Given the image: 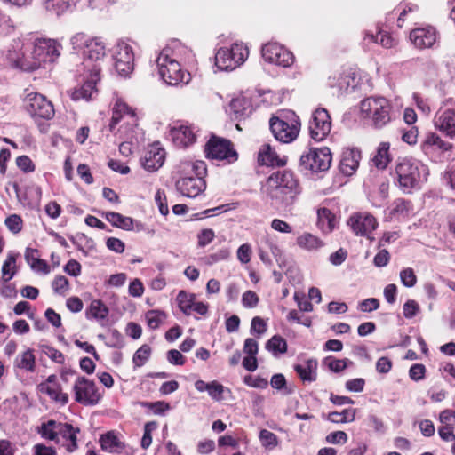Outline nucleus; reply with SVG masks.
<instances>
[{
    "instance_id": "obj_1",
    "label": "nucleus",
    "mask_w": 455,
    "mask_h": 455,
    "mask_svg": "<svg viewBox=\"0 0 455 455\" xmlns=\"http://www.w3.org/2000/svg\"><path fill=\"white\" fill-rule=\"evenodd\" d=\"M70 44L74 50L83 52V85L69 90L68 93L73 100H90L98 92L97 84L101 79V63L106 56V45L100 38L91 37L84 33L73 36Z\"/></svg>"
},
{
    "instance_id": "obj_2",
    "label": "nucleus",
    "mask_w": 455,
    "mask_h": 455,
    "mask_svg": "<svg viewBox=\"0 0 455 455\" xmlns=\"http://www.w3.org/2000/svg\"><path fill=\"white\" fill-rule=\"evenodd\" d=\"M180 178L176 181V188L183 196L196 197L205 189L204 175L207 172L204 161H182L177 166Z\"/></svg>"
},
{
    "instance_id": "obj_3",
    "label": "nucleus",
    "mask_w": 455,
    "mask_h": 455,
    "mask_svg": "<svg viewBox=\"0 0 455 455\" xmlns=\"http://www.w3.org/2000/svg\"><path fill=\"white\" fill-rule=\"evenodd\" d=\"M428 168L419 161L411 158L399 159L395 165V176L399 188L404 193L419 188L427 180Z\"/></svg>"
},
{
    "instance_id": "obj_4",
    "label": "nucleus",
    "mask_w": 455,
    "mask_h": 455,
    "mask_svg": "<svg viewBox=\"0 0 455 455\" xmlns=\"http://www.w3.org/2000/svg\"><path fill=\"white\" fill-rule=\"evenodd\" d=\"M265 192L275 204L288 203L299 193L298 181L290 171L276 172L267 179Z\"/></svg>"
},
{
    "instance_id": "obj_5",
    "label": "nucleus",
    "mask_w": 455,
    "mask_h": 455,
    "mask_svg": "<svg viewBox=\"0 0 455 455\" xmlns=\"http://www.w3.org/2000/svg\"><path fill=\"white\" fill-rule=\"evenodd\" d=\"M172 50L164 48L156 59L158 72L161 78L169 85L188 84L191 76L181 68L180 64L172 56Z\"/></svg>"
},
{
    "instance_id": "obj_6",
    "label": "nucleus",
    "mask_w": 455,
    "mask_h": 455,
    "mask_svg": "<svg viewBox=\"0 0 455 455\" xmlns=\"http://www.w3.org/2000/svg\"><path fill=\"white\" fill-rule=\"evenodd\" d=\"M360 108L364 118L375 128H382L391 121L392 106L384 97H369L361 101Z\"/></svg>"
},
{
    "instance_id": "obj_7",
    "label": "nucleus",
    "mask_w": 455,
    "mask_h": 455,
    "mask_svg": "<svg viewBox=\"0 0 455 455\" xmlns=\"http://www.w3.org/2000/svg\"><path fill=\"white\" fill-rule=\"evenodd\" d=\"M269 126L272 134L280 142L291 143L299 135L300 122L294 112H281L269 120Z\"/></svg>"
},
{
    "instance_id": "obj_8",
    "label": "nucleus",
    "mask_w": 455,
    "mask_h": 455,
    "mask_svg": "<svg viewBox=\"0 0 455 455\" xmlns=\"http://www.w3.org/2000/svg\"><path fill=\"white\" fill-rule=\"evenodd\" d=\"M31 60L20 67L26 70H36L47 63H53L56 58V41L51 38L38 37L29 49Z\"/></svg>"
},
{
    "instance_id": "obj_9",
    "label": "nucleus",
    "mask_w": 455,
    "mask_h": 455,
    "mask_svg": "<svg viewBox=\"0 0 455 455\" xmlns=\"http://www.w3.org/2000/svg\"><path fill=\"white\" fill-rule=\"evenodd\" d=\"M248 56V47L243 44L235 43L217 52L215 65L220 70L231 71L243 64Z\"/></svg>"
},
{
    "instance_id": "obj_10",
    "label": "nucleus",
    "mask_w": 455,
    "mask_h": 455,
    "mask_svg": "<svg viewBox=\"0 0 455 455\" xmlns=\"http://www.w3.org/2000/svg\"><path fill=\"white\" fill-rule=\"evenodd\" d=\"M112 56L116 72L121 76L127 77L133 71L134 68L132 47L127 42L120 40L113 47Z\"/></svg>"
},
{
    "instance_id": "obj_11",
    "label": "nucleus",
    "mask_w": 455,
    "mask_h": 455,
    "mask_svg": "<svg viewBox=\"0 0 455 455\" xmlns=\"http://www.w3.org/2000/svg\"><path fill=\"white\" fill-rule=\"evenodd\" d=\"M204 152L210 159L227 160L228 163L237 160V153L230 140L214 135L205 144Z\"/></svg>"
},
{
    "instance_id": "obj_12",
    "label": "nucleus",
    "mask_w": 455,
    "mask_h": 455,
    "mask_svg": "<svg viewBox=\"0 0 455 455\" xmlns=\"http://www.w3.org/2000/svg\"><path fill=\"white\" fill-rule=\"evenodd\" d=\"M25 108L33 117L51 119L54 116L53 104L44 95L37 92H28L24 98Z\"/></svg>"
},
{
    "instance_id": "obj_13",
    "label": "nucleus",
    "mask_w": 455,
    "mask_h": 455,
    "mask_svg": "<svg viewBox=\"0 0 455 455\" xmlns=\"http://www.w3.org/2000/svg\"><path fill=\"white\" fill-rule=\"evenodd\" d=\"M331 163V154L330 149L326 147L311 148L308 153L300 157L301 166L314 172L328 170Z\"/></svg>"
},
{
    "instance_id": "obj_14",
    "label": "nucleus",
    "mask_w": 455,
    "mask_h": 455,
    "mask_svg": "<svg viewBox=\"0 0 455 455\" xmlns=\"http://www.w3.org/2000/svg\"><path fill=\"white\" fill-rule=\"evenodd\" d=\"M76 401L85 406L99 403L101 395L93 381L85 378H78L73 387Z\"/></svg>"
},
{
    "instance_id": "obj_15",
    "label": "nucleus",
    "mask_w": 455,
    "mask_h": 455,
    "mask_svg": "<svg viewBox=\"0 0 455 455\" xmlns=\"http://www.w3.org/2000/svg\"><path fill=\"white\" fill-rule=\"evenodd\" d=\"M263 59L271 64L287 68L294 61L293 54L278 43H267L261 48Z\"/></svg>"
},
{
    "instance_id": "obj_16",
    "label": "nucleus",
    "mask_w": 455,
    "mask_h": 455,
    "mask_svg": "<svg viewBox=\"0 0 455 455\" xmlns=\"http://www.w3.org/2000/svg\"><path fill=\"white\" fill-rule=\"evenodd\" d=\"M347 225L356 235L365 236L371 240V235L377 228L378 221L369 212H355L349 217Z\"/></svg>"
},
{
    "instance_id": "obj_17",
    "label": "nucleus",
    "mask_w": 455,
    "mask_h": 455,
    "mask_svg": "<svg viewBox=\"0 0 455 455\" xmlns=\"http://www.w3.org/2000/svg\"><path fill=\"white\" fill-rule=\"evenodd\" d=\"M331 129V117L324 108H317L309 122L310 136L315 141L323 140Z\"/></svg>"
},
{
    "instance_id": "obj_18",
    "label": "nucleus",
    "mask_w": 455,
    "mask_h": 455,
    "mask_svg": "<svg viewBox=\"0 0 455 455\" xmlns=\"http://www.w3.org/2000/svg\"><path fill=\"white\" fill-rule=\"evenodd\" d=\"M80 428L68 422H61L59 417V446L72 453L78 448Z\"/></svg>"
},
{
    "instance_id": "obj_19",
    "label": "nucleus",
    "mask_w": 455,
    "mask_h": 455,
    "mask_svg": "<svg viewBox=\"0 0 455 455\" xmlns=\"http://www.w3.org/2000/svg\"><path fill=\"white\" fill-rule=\"evenodd\" d=\"M435 126L447 137H455V108H441L435 117Z\"/></svg>"
},
{
    "instance_id": "obj_20",
    "label": "nucleus",
    "mask_w": 455,
    "mask_h": 455,
    "mask_svg": "<svg viewBox=\"0 0 455 455\" xmlns=\"http://www.w3.org/2000/svg\"><path fill=\"white\" fill-rule=\"evenodd\" d=\"M451 144L443 140L435 133H429L421 144V150L429 158L436 160L443 153L450 150Z\"/></svg>"
},
{
    "instance_id": "obj_21",
    "label": "nucleus",
    "mask_w": 455,
    "mask_h": 455,
    "mask_svg": "<svg viewBox=\"0 0 455 455\" xmlns=\"http://www.w3.org/2000/svg\"><path fill=\"white\" fill-rule=\"evenodd\" d=\"M410 39L417 48H431L436 42L437 32L432 26L417 28L411 31Z\"/></svg>"
},
{
    "instance_id": "obj_22",
    "label": "nucleus",
    "mask_w": 455,
    "mask_h": 455,
    "mask_svg": "<svg viewBox=\"0 0 455 455\" xmlns=\"http://www.w3.org/2000/svg\"><path fill=\"white\" fill-rule=\"evenodd\" d=\"M127 119L126 123L132 126H137V117L132 110L124 101L118 99L113 107V115L109 124L110 131L122 120Z\"/></svg>"
},
{
    "instance_id": "obj_23",
    "label": "nucleus",
    "mask_w": 455,
    "mask_h": 455,
    "mask_svg": "<svg viewBox=\"0 0 455 455\" xmlns=\"http://www.w3.org/2000/svg\"><path fill=\"white\" fill-rule=\"evenodd\" d=\"M165 159L164 148L158 145L150 146L142 159V166L148 172H156L163 166Z\"/></svg>"
},
{
    "instance_id": "obj_24",
    "label": "nucleus",
    "mask_w": 455,
    "mask_h": 455,
    "mask_svg": "<svg viewBox=\"0 0 455 455\" xmlns=\"http://www.w3.org/2000/svg\"><path fill=\"white\" fill-rule=\"evenodd\" d=\"M170 136L173 143L180 148H186L196 141V134L191 126L180 125L171 129Z\"/></svg>"
},
{
    "instance_id": "obj_25",
    "label": "nucleus",
    "mask_w": 455,
    "mask_h": 455,
    "mask_svg": "<svg viewBox=\"0 0 455 455\" xmlns=\"http://www.w3.org/2000/svg\"><path fill=\"white\" fill-rule=\"evenodd\" d=\"M361 153L358 149L347 148L343 151L339 163L340 172L347 175H353L359 166Z\"/></svg>"
},
{
    "instance_id": "obj_26",
    "label": "nucleus",
    "mask_w": 455,
    "mask_h": 455,
    "mask_svg": "<svg viewBox=\"0 0 455 455\" xmlns=\"http://www.w3.org/2000/svg\"><path fill=\"white\" fill-rule=\"evenodd\" d=\"M317 361L308 359L301 363L295 364L294 370L303 381L312 382L316 379Z\"/></svg>"
},
{
    "instance_id": "obj_27",
    "label": "nucleus",
    "mask_w": 455,
    "mask_h": 455,
    "mask_svg": "<svg viewBox=\"0 0 455 455\" xmlns=\"http://www.w3.org/2000/svg\"><path fill=\"white\" fill-rule=\"evenodd\" d=\"M317 225L323 233H331L336 227L335 215L327 208L323 207L317 211Z\"/></svg>"
},
{
    "instance_id": "obj_28",
    "label": "nucleus",
    "mask_w": 455,
    "mask_h": 455,
    "mask_svg": "<svg viewBox=\"0 0 455 455\" xmlns=\"http://www.w3.org/2000/svg\"><path fill=\"white\" fill-rule=\"evenodd\" d=\"M5 60L7 63L13 68L25 71L31 72L32 70H26L20 67L21 64L26 63L28 60H31V55L29 50L28 51H16V50H9L6 52Z\"/></svg>"
},
{
    "instance_id": "obj_29",
    "label": "nucleus",
    "mask_w": 455,
    "mask_h": 455,
    "mask_svg": "<svg viewBox=\"0 0 455 455\" xmlns=\"http://www.w3.org/2000/svg\"><path fill=\"white\" fill-rule=\"evenodd\" d=\"M105 219L111 223L112 226L131 231L134 228V220L131 217L124 216L121 213L115 212H108L104 214Z\"/></svg>"
},
{
    "instance_id": "obj_30",
    "label": "nucleus",
    "mask_w": 455,
    "mask_h": 455,
    "mask_svg": "<svg viewBox=\"0 0 455 455\" xmlns=\"http://www.w3.org/2000/svg\"><path fill=\"white\" fill-rule=\"evenodd\" d=\"M297 244L306 251H315L323 246V241L310 233H304L298 236Z\"/></svg>"
},
{
    "instance_id": "obj_31",
    "label": "nucleus",
    "mask_w": 455,
    "mask_h": 455,
    "mask_svg": "<svg viewBox=\"0 0 455 455\" xmlns=\"http://www.w3.org/2000/svg\"><path fill=\"white\" fill-rule=\"evenodd\" d=\"M108 315V308L99 299L92 300L86 311L87 318L97 321L106 320Z\"/></svg>"
},
{
    "instance_id": "obj_32",
    "label": "nucleus",
    "mask_w": 455,
    "mask_h": 455,
    "mask_svg": "<svg viewBox=\"0 0 455 455\" xmlns=\"http://www.w3.org/2000/svg\"><path fill=\"white\" fill-rule=\"evenodd\" d=\"M258 161L264 165L283 164V163H280L276 153L268 144H264L259 149Z\"/></svg>"
},
{
    "instance_id": "obj_33",
    "label": "nucleus",
    "mask_w": 455,
    "mask_h": 455,
    "mask_svg": "<svg viewBox=\"0 0 455 455\" xmlns=\"http://www.w3.org/2000/svg\"><path fill=\"white\" fill-rule=\"evenodd\" d=\"M179 308L186 315H190L196 303V295L180 291L177 295Z\"/></svg>"
},
{
    "instance_id": "obj_34",
    "label": "nucleus",
    "mask_w": 455,
    "mask_h": 455,
    "mask_svg": "<svg viewBox=\"0 0 455 455\" xmlns=\"http://www.w3.org/2000/svg\"><path fill=\"white\" fill-rule=\"evenodd\" d=\"M102 450L108 452H115L124 447V444L118 440L117 436L113 432H108L102 435L100 439Z\"/></svg>"
},
{
    "instance_id": "obj_35",
    "label": "nucleus",
    "mask_w": 455,
    "mask_h": 455,
    "mask_svg": "<svg viewBox=\"0 0 455 455\" xmlns=\"http://www.w3.org/2000/svg\"><path fill=\"white\" fill-rule=\"evenodd\" d=\"M388 150L389 143L382 142L379 144L377 154L373 158V162L379 169H385L390 162Z\"/></svg>"
},
{
    "instance_id": "obj_36",
    "label": "nucleus",
    "mask_w": 455,
    "mask_h": 455,
    "mask_svg": "<svg viewBox=\"0 0 455 455\" xmlns=\"http://www.w3.org/2000/svg\"><path fill=\"white\" fill-rule=\"evenodd\" d=\"M266 349L274 355L283 354L287 351V342L281 336L275 335L266 343Z\"/></svg>"
},
{
    "instance_id": "obj_37",
    "label": "nucleus",
    "mask_w": 455,
    "mask_h": 455,
    "mask_svg": "<svg viewBox=\"0 0 455 455\" xmlns=\"http://www.w3.org/2000/svg\"><path fill=\"white\" fill-rule=\"evenodd\" d=\"M355 410L345 409L340 412L333 411L328 414L327 419L333 423H347L355 420Z\"/></svg>"
},
{
    "instance_id": "obj_38",
    "label": "nucleus",
    "mask_w": 455,
    "mask_h": 455,
    "mask_svg": "<svg viewBox=\"0 0 455 455\" xmlns=\"http://www.w3.org/2000/svg\"><path fill=\"white\" fill-rule=\"evenodd\" d=\"M145 318L148 328L157 329L166 319V314L160 310H149L146 313Z\"/></svg>"
},
{
    "instance_id": "obj_39",
    "label": "nucleus",
    "mask_w": 455,
    "mask_h": 455,
    "mask_svg": "<svg viewBox=\"0 0 455 455\" xmlns=\"http://www.w3.org/2000/svg\"><path fill=\"white\" fill-rule=\"evenodd\" d=\"M15 363L20 369L32 371L35 366V356L30 350H27L19 355L16 358Z\"/></svg>"
},
{
    "instance_id": "obj_40",
    "label": "nucleus",
    "mask_w": 455,
    "mask_h": 455,
    "mask_svg": "<svg viewBox=\"0 0 455 455\" xmlns=\"http://www.w3.org/2000/svg\"><path fill=\"white\" fill-rule=\"evenodd\" d=\"M16 255L9 253L2 266V275L5 283L9 282L15 275Z\"/></svg>"
},
{
    "instance_id": "obj_41",
    "label": "nucleus",
    "mask_w": 455,
    "mask_h": 455,
    "mask_svg": "<svg viewBox=\"0 0 455 455\" xmlns=\"http://www.w3.org/2000/svg\"><path fill=\"white\" fill-rule=\"evenodd\" d=\"M151 348L148 345H142L133 355L132 363L134 367L143 366L148 360Z\"/></svg>"
},
{
    "instance_id": "obj_42",
    "label": "nucleus",
    "mask_w": 455,
    "mask_h": 455,
    "mask_svg": "<svg viewBox=\"0 0 455 455\" xmlns=\"http://www.w3.org/2000/svg\"><path fill=\"white\" fill-rule=\"evenodd\" d=\"M364 39H369L381 44L385 48H391L395 44V40L387 33L379 32L377 35L366 33Z\"/></svg>"
},
{
    "instance_id": "obj_43",
    "label": "nucleus",
    "mask_w": 455,
    "mask_h": 455,
    "mask_svg": "<svg viewBox=\"0 0 455 455\" xmlns=\"http://www.w3.org/2000/svg\"><path fill=\"white\" fill-rule=\"evenodd\" d=\"M259 438L262 446L266 449H273L278 443L277 436L267 429H262L259 432Z\"/></svg>"
},
{
    "instance_id": "obj_44",
    "label": "nucleus",
    "mask_w": 455,
    "mask_h": 455,
    "mask_svg": "<svg viewBox=\"0 0 455 455\" xmlns=\"http://www.w3.org/2000/svg\"><path fill=\"white\" fill-rule=\"evenodd\" d=\"M57 424L55 420L50 419L47 422L42 423L38 432L41 434L42 437L49 440H54L57 436Z\"/></svg>"
},
{
    "instance_id": "obj_45",
    "label": "nucleus",
    "mask_w": 455,
    "mask_h": 455,
    "mask_svg": "<svg viewBox=\"0 0 455 455\" xmlns=\"http://www.w3.org/2000/svg\"><path fill=\"white\" fill-rule=\"evenodd\" d=\"M227 388L216 380L209 382L208 395L214 401H221L223 399V394Z\"/></svg>"
},
{
    "instance_id": "obj_46",
    "label": "nucleus",
    "mask_w": 455,
    "mask_h": 455,
    "mask_svg": "<svg viewBox=\"0 0 455 455\" xmlns=\"http://www.w3.org/2000/svg\"><path fill=\"white\" fill-rule=\"evenodd\" d=\"M349 363L348 359H336L334 357H326L324 359V363L327 367L334 372H340L344 369L347 368V363Z\"/></svg>"
},
{
    "instance_id": "obj_47",
    "label": "nucleus",
    "mask_w": 455,
    "mask_h": 455,
    "mask_svg": "<svg viewBox=\"0 0 455 455\" xmlns=\"http://www.w3.org/2000/svg\"><path fill=\"white\" fill-rule=\"evenodd\" d=\"M400 280L405 287L411 288L417 283V276L411 267H407L400 272Z\"/></svg>"
},
{
    "instance_id": "obj_48",
    "label": "nucleus",
    "mask_w": 455,
    "mask_h": 455,
    "mask_svg": "<svg viewBox=\"0 0 455 455\" xmlns=\"http://www.w3.org/2000/svg\"><path fill=\"white\" fill-rule=\"evenodd\" d=\"M157 428V423L155 421H150L146 423L144 426V434L141 438V447L143 449H148L152 443L151 433Z\"/></svg>"
},
{
    "instance_id": "obj_49",
    "label": "nucleus",
    "mask_w": 455,
    "mask_h": 455,
    "mask_svg": "<svg viewBox=\"0 0 455 455\" xmlns=\"http://www.w3.org/2000/svg\"><path fill=\"white\" fill-rule=\"evenodd\" d=\"M245 100L243 99H234L229 104V111L235 118H240L245 115Z\"/></svg>"
},
{
    "instance_id": "obj_50",
    "label": "nucleus",
    "mask_w": 455,
    "mask_h": 455,
    "mask_svg": "<svg viewBox=\"0 0 455 455\" xmlns=\"http://www.w3.org/2000/svg\"><path fill=\"white\" fill-rule=\"evenodd\" d=\"M215 237L214 231L211 228H204L201 230L197 235V246L205 247L208 245Z\"/></svg>"
},
{
    "instance_id": "obj_51",
    "label": "nucleus",
    "mask_w": 455,
    "mask_h": 455,
    "mask_svg": "<svg viewBox=\"0 0 455 455\" xmlns=\"http://www.w3.org/2000/svg\"><path fill=\"white\" fill-rule=\"evenodd\" d=\"M5 225L14 234L19 233L22 228V220L20 216L12 214L6 218Z\"/></svg>"
},
{
    "instance_id": "obj_52",
    "label": "nucleus",
    "mask_w": 455,
    "mask_h": 455,
    "mask_svg": "<svg viewBox=\"0 0 455 455\" xmlns=\"http://www.w3.org/2000/svg\"><path fill=\"white\" fill-rule=\"evenodd\" d=\"M419 312V305L413 299L406 301L403 307V313L405 318H412Z\"/></svg>"
},
{
    "instance_id": "obj_53",
    "label": "nucleus",
    "mask_w": 455,
    "mask_h": 455,
    "mask_svg": "<svg viewBox=\"0 0 455 455\" xmlns=\"http://www.w3.org/2000/svg\"><path fill=\"white\" fill-rule=\"evenodd\" d=\"M259 303L258 295L252 291H246L242 296V304L244 307L252 308Z\"/></svg>"
},
{
    "instance_id": "obj_54",
    "label": "nucleus",
    "mask_w": 455,
    "mask_h": 455,
    "mask_svg": "<svg viewBox=\"0 0 455 455\" xmlns=\"http://www.w3.org/2000/svg\"><path fill=\"white\" fill-rule=\"evenodd\" d=\"M379 307V301L375 298L363 299L359 303L358 308L362 312H372Z\"/></svg>"
},
{
    "instance_id": "obj_55",
    "label": "nucleus",
    "mask_w": 455,
    "mask_h": 455,
    "mask_svg": "<svg viewBox=\"0 0 455 455\" xmlns=\"http://www.w3.org/2000/svg\"><path fill=\"white\" fill-rule=\"evenodd\" d=\"M347 441V435L344 431H335L326 436V442L332 444H344Z\"/></svg>"
},
{
    "instance_id": "obj_56",
    "label": "nucleus",
    "mask_w": 455,
    "mask_h": 455,
    "mask_svg": "<svg viewBox=\"0 0 455 455\" xmlns=\"http://www.w3.org/2000/svg\"><path fill=\"white\" fill-rule=\"evenodd\" d=\"M155 201L159 208L161 214L167 215L169 213V208L166 202V196L164 191L157 190L155 195Z\"/></svg>"
},
{
    "instance_id": "obj_57",
    "label": "nucleus",
    "mask_w": 455,
    "mask_h": 455,
    "mask_svg": "<svg viewBox=\"0 0 455 455\" xmlns=\"http://www.w3.org/2000/svg\"><path fill=\"white\" fill-rule=\"evenodd\" d=\"M128 292L132 297H141L144 293V286L142 282L140 279L135 278L133 281L130 283Z\"/></svg>"
},
{
    "instance_id": "obj_58",
    "label": "nucleus",
    "mask_w": 455,
    "mask_h": 455,
    "mask_svg": "<svg viewBox=\"0 0 455 455\" xmlns=\"http://www.w3.org/2000/svg\"><path fill=\"white\" fill-rule=\"evenodd\" d=\"M55 376H49L46 383H42L39 386L40 392L47 394L52 400L57 401V389L50 386V383L53 381Z\"/></svg>"
},
{
    "instance_id": "obj_59",
    "label": "nucleus",
    "mask_w": 455,
    "mask_h": 455,
    "mask_svg": "<svg viewBox=\"0 0 455 455\" xmlns=\"http://www.w3.org/2000/svg\"><path fill=\"white\" fill-rule=\"evenodd\" d=\"M17 166L25 172H30L35 170L32 160L27 156H18L16 159Z\"/></svg>"
},
{
    "instance_id": "obj_60",
    "label": "nucleus",
    "mask_w": 455,
    "mask_h": 455,
    "mask_svg": "<svg viewBox=\"0 0 455 455\" xmlns=\"http://www.w3.org/2000/svg\"><path fill=\"white\" fill-rule=\"evenodd\" d=\"M267 331V324L262 318L255 316L251 320V333L262 335Z\"/></svg>"
},
{
    "instance_id": "obj_61",
    "label": "nucleus",
    "mask_w": 455,
    "mask_h": 455,
    "mask_svg": "<svg viewBox=\"0 0 455 455\" xmlns=\"http://www.w3.org/2000/svg\"><path fill=\"white\" fill-rule=\"evenodd\" d=\"M425 371H426V369L423 364L415 363L411 367V369L409 371V375L411 379H413L415 381H419V380L424 379Z\"/></svg>"
},
{
    "instance_id": "obj_62",
    "label": "nucleus",
    "mask_w": 455,
    "mask_h": 455,
    "mask_svg": "<svg viewBox=\"0 0 455 455\" xmlns=\"http://www.w3.org/2000/svg\"><path fill=\"white\" fill-rule=\"evenodd\" d=\"M251 248L249 244H242L237 250V259L243 264H246L251 260Z\"/></svg>"
},
{
    "instance_id": "obj_63",
    "label": "nucleus",
    "mask_w": 455,
    "mask_h": 455,
    "mask_svg": "<svg viewBox=\"0 0 455 455\" xmlns=\"http://www.w3.org/2000/svg\"><path fill=\"white\" fill-rule=\"evenodd\" d=\"M419 132L417 127L412 126L403 132L402 139L404 142L414 145L418 140Z\"/></svg>"
},
{
    "instance_id": "obj_64",
    "label": "nucleus",
    "mask_w": 455,
    "mask_h": 455,
    "mask_svg": "<svg viewBox=\"0 0 455 455\" xmlns=\"http://www.w3.org/2000/svg\"><path fill=\"white\" fill-rule=\"evenodd\" d=\"M167 360L174 365H183L185 363V357L176 349H171L167 352Z\"/></svg>"
}]
</instances>
